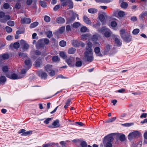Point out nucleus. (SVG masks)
<instances>
[{
    "mask_svg": "<svg viewBox=\"0 0 147 147\" xmlns=\"http://www.w3.org/2000/svg\"><path fill=\"white\" fill-rule=\"evenodd\" d=\"M93 53V52H84V57L86 61L91 62L93 61L94 59Z\"/></svg>",
    "mask_w": 147,
    "mask_h": 147,
    "instance_id": "nucleus-1",
    "label": "nucleus"
},
{
    "mask_svg": "<svg viewBox=\"0 0 147 147\" xmlns=\"http://www.w3.org/2000/svg\"><path fill=\"white\" fill-rule=\"evenodd\" d=\"M100 31L102 33H104L105 36L107 38L109 37L111 35V32L110 30L105 27H103L102 28Z\"/></svg>",
    "mask_w": 147,
    "mask_h": 147,
    "instance_id": "nucleus-2",
    "label": "nucleus"
},
{
    "mask_svg": "<svg viewBox=\"0 0 147 147\" xmlns=\"http://www.w3.org/2000/svg\"><path fill=\"white\" fill-rule=\"evenodd\" d=\"M140 135V133L138 131H136L130 133L128 136V138L129 140L131 141L133 139L137 138Z\"/></svg>",
    "mask_w": 147,
    "mask_h": 147,
    "instance_id": "nucleus-3",
    "label": "nucleus"
},
{
    "mask_svg": "<svg viewBox=\"0 0 147 147\" xmlns=\"http://www.w3.org/2000/svg\"><path fill=\"white\" fill-rule=\"evenodd\" d=\"M66 62L70 67H74L75 65V59L73 57H70L66 60Z\"/></svg>",
    "mask_w": 147,
    "mask_h": 147,
    "instance_id": "nucleus-4",
    "label": "nucleus"
},
{
    "mask_svg": "<svg viewBox=\"0 0 147 147\" xmlns=\"http://www.w3.org/2000/svg\"><path fill=\"white\" fill-rule=\"evenodd\" d=\"M87 47H86V51L85 52H93L92 49V44L90 42H88L87 43Z\"/></svg>",
    "mask_w": 147,
    "mask_h": 147,
    "instance_id": "nucleus-5",
    "label": "nucleus"
},
{
    "mask_svg": "<svg viewBox=\"0 0 147 147\" xmlns=\"http://www.w3.org/2000/svg\"><path fill=\"white\" fill-rule=\"evenodd\" d=\"M126 42H128L131 40V37L130 35L128 34H125V35L122 38Z\"/></svg>",
    "mask_w": 147,
    "mask_h": 147,
    "instance_id": "nucleus-6",
    "label": "nucleus"
},
{
    "mask_svg": "<svg viewBox=\"0 0 147 147\" xmlns=\"http://www.w3.org/2000/svg\"><path fill=\"white\" fill-rule=\"evenodd\" d=\"M111 46L109 44L105 45V46L104 49L103 54L105 55L106 54L109 52L110 49L111 48Z\"/></svg>",
    "mask_w": 147,
    "mask_h": 147,
    "instance_id": "nucleus-7",
    "label": "nucleus"
},
{
    "mask_svg": "<svg viewBox=\"0 0 147 147\" xmlns=\"http://www.w3.org/2000/svg\"><path fill=\"white\" fill-rule=\"evenodd\" d=\"M37 74L41 78L43 79H46L47 76V75L46 72L41 71L38 72Z\"/></svg>",
    "mask_w": 147,
    "mask_h": 147,
    "instance_id": "nucleus-8",
    "label": "nucleus"
},
{
    "mask_svg": "<svg viewBox=\"0 0 147 147\" xmlns=\"http://www.w3.org/2000/svg\"><path fill=\"white\" fill-rule=\"evenodd\" d=\"M20 44L21 45L23 46V49H24L27 50L29 47V45L24 40H20Z\"/></svg>",
    "mask_w": 147,
    "mask_h": 147,
    "instance_id": "nucleus-9",
    "label": "nucleus"
},
{
    "mask_svg": "<svg viewBox=\"0 0 147 147\" xmlns=\"http://www.w3.org/2000/svg\"><path fill=\"white\" fill-rule=\"evenodd\" d=\"M6 76L7 77L14 80L20 79L21 78V77L18 76L16 74H13L11 75L7 74L6 75Z\"/></svg>",
    "mask_w": 147,
    "mask_h": 147,
    "instance_id": "nucleus-10",
    "label": "nucleus"
},
{
    "mask_svg": "<svg viewBox=\"0 0 147 147\" xmlns=\"http://www.w3.org/2000/svg\"><path fill=\"white\" fill-rule=\"evenodd\" d=\"M25 67L26 68V70L30 69L31 66V61L30 59H28L25 61Z\"/></svg>",
    "mask_w": 147,
    "mask_h": 147,
    "instance_id": "nucleus-11",
    "label": "nucleus"
},
{
    "mask_svg": "<svg viewBox=\"0 0 147 147\" xmlns=\"http://www.w3.org/2000/svg\"><path fill=\"white\" fill-rule=\"evenodd\" d=\"M105 142H112L114 140L112 136L111 135H109L105 137Z\"/></svg>",
    "mask_w": 147,
    "mask_h": 147,
    "instance_id": "nucleus-12",
    "label": "nucleus"
},
{
    "mask_svg": "<svg viewBox=\"0 0 147 147\" xmlns=\"http://www.w3.org/2000/svg\"><path fill=\"white\" fill-rule=\"evenodd\" d=\"M106 14L105 12H102V13L99 16V18L101 22H104L105 21V18L107 17Z\"/></svg>",
    "mask_w": 147,
    "mask_h": 147,
    "instance_id": "nucleus-13",
    "label": "nucleus"
},
{
    "mask_svg": "<svg viewBox=\"0 0 147 147\" xmlns=\"http://www.w3.org/2000/svg\"><path fill=\"white\" fill-rule=\"evenodd\" d=\"M11 19V17L9 15H5V16L3 18L1 19L0 22L3 23H5L8 20Z\"/></svg>",
    "mask_w": 147,
    "mask_h": 147,
    "instance_id": "nucleus-14",
    "label": "nucleus"
},
{
    "mask_svg": "<svg viewBox=\"0 0 147 147\" xmlns=\"http://www.w3.org/2000/svg\"><path fill=\"white\" fill-rule=\"evenodd\" d=\"M112 37L114 38V40L117 45L120 46L121 44V42H120V39L114 35H113Z\"/></svg>",
    "mask_w": 147,
    "mask_h": 147,
    "instance_id": "nucleus-15",
    "label": "nucleus"
},
{
    "mask_svg": "<svg viewBox=\"0 0 147 147\" xmlns=\"http://www.w3.org/2000/svg\"><path fill=\"white\" fill-rule=\"evenodd\" d=\"M42 59L40 58H38L35 62V66L36 67H39L42 63Z\"/></svg>",
    "mask_w": 147,
    "mask_h": 147,
    "instance_id": "nucleus-16",
    "label": "nucleus"
},
{
    "mask_svg": "<svg viewBox=\"0 0 147 147\" xmlns=\"http://www.w3.org/2000/svg\"><path fill=\"white\" fill-rule=\"evenodd\" d=\"M94 51L95 53L97 54V55L99 57H102V54L101 53H99L100 52V49L99 47H96L94 49Z\"/></svg>",
    "mask_w": 147,
    "mask_h": 147,
    "instance_id": "nucleus-17",
    "label": "nucleus"
},
{
    "mask_svg": "<svg viewBox=\"0 0 147 147\" xmlns=\"http://www.w3.org/2000/svg\"><path fill=\"white\" fill-rule=\"evenodd\" d=\"M56 22L59 24H61L65 22V20L63 18L59 17L56 18Z\"/></svg>",
    "mask_w": 147,
    "mask_h": 147,
    "instance_id": "nucleus-18",
    "label": "nucleus"
},
{
    "mask_svg": "<svg viewBox=\"0 0 147 147\" xmlns=\"http://www.w3.org/2000/svg\"><path fill=\"white\" fill-rule=\"evenodd\" d=\"M6 81L5 76H3L0 77V86L4 84Z\"/></svg>",
    "mask_w": 147,
    "mask_h": 147,
    "instance_id": "nucleus-19",
    "label": "nucleus"
},
{
    "mask_svg": "<svg viewBox=\"0 0 147 147\" xmlns=\"http://www.w3.org/2000/svg\"><path fill=\"white\" fill-rule=\"evenodd\" d=\"M72 44L73 46L77 47L80 46V42L76 40H74L72 41Z\"/></svg>",
    "mask_w": 147,
    "mask_h": 147,
    "instance_id": "nucleus-20",
    "label": "nucleus"
},
{
    "mask_svg": "<svg viewBox=\"0 0 147 147\" xmlns=\"http://www.w3.org/2000/svg\"><path fill=\"white\" fill-rule=\"evenodd\" d=\"M10 47H13L15 49H18L20 47V44L18 42H16L13 44L11 43L10 45Z\"/></svg>",
    "mask_w": 147,
    "mask_h": 147,
    "instance_id": "nucleus-21",
    "label": "nucleus"
},
{
    "mask_svg": "<svg viewBox=\"0 0 147 147\" xmlns=\"http://www.w3.org/2000/svg\"><path fill=\"white\" fill-rule=\"evenodd\" d=\"M21 21L23 23L30 24L31 22V19L28 18H25L21 19Z\"/></svg>",
    "mask_w": 147,
    "mask_h": 147,
    "instance_id": "nucleus-22",
    "label": "nucleus"
},
{
    "mask_svg": "<svg viewBox=\"0 0 147 147\" xmlns=\"http://www.w3.org/2000/svg\"><path fill=\"white\" fill-rule=\"evenodd\" d=\"M84 21L87 24L90 25L91 24V22L89 19L86 16H84L83 17Z\"/></svg>",
    "mask_w": 147,
    "mask_h": 147,
    "instance_id": "nucleus-23",
    "label": "nucleus"
},
{
    "mask_svg": "<svg viewBox=\"0 0 147 147\" xmlns=\"http://www.w3.org/2000/svg\"><path fill=\"white\" fill-rule=\"evenodd\" d=\"M77 61L75 63V65L77 67H80L82 66V63L81 61H78V60L79 59V58L77 57L76 59Z\"/></svg>",
    "mask_w": 147,
    "mask_h": 147,
    "instance_id": "nucleus-24",
    "label": "nucleus"
},
{
    "mask_svg": "<svg viewBox=\"0 0 147 147\" xmlns=\"http://www.w3.org/2000/svg\"><path fill=\"white\" fill-rule=\"evenodd\" d=\"M52 65H47L45 66V69L47 72H49L52 69Z\"/></svg>",
    "mask_w": 147,
    "mask_h": 147,
    "instance_id": "nucleus-25",
    "label": "nucleus"
},
{
    "mask_svg": "<svg viewBox=\"0 0 147 147\" xmlns=\"http://www.w3.org/2000/svg\"><path fill=\"white\" fill-rule=\"evenodd\" d=\"M88 11L91 13H95L97 12L98 10L95 8H90L88 9Z\"/></svg>",
    "mask_w": 147,
    "mask_h": 147,
    "instance_id": "nucleus-26",
    "label": "nucleus"
},
{
    "mask_svg": "<svg viewBox=\"0 0 147 147\" xmlns=\"http://www.w3.org/2000/svg\"><path fill=\"white\" fill-rule=\"evenodd\" d=\"M76 49L74 48L71 47L69 49L68 52L69 54H74L76 52Z\"/></svg>",
    "mask_w": 147,
    "mask_h": 147,
    "instance_id": "nucleus-27",
    "label": "nucleus"
},
{
    "mask_svg": "<svg viewBox=\"0 0 147 147\" xmlns=\"http://www.w3.org/2000/svg\"><path fill=\"white\" fill-rule=\"evenodd\" d=\"M0 57H1L3 60H4L8 59L9 58V55L5 53L0 55Z\"/></svg>",
    "mask_w": 147,
    "mask_h": 147,
    "instance_id": "nucleus-28",
    "label": "nucleus"
},
{
    "mask_svg": "<svg viewBox=\"0 0 147 147\" xmlns=\"http://www.w3.org/2000/svg\"><path fill=\"white\" fill-rule=\"evenodd\" d=\"M52 125L55 127H58L60 126V125L59 123V120L58 119L56 120L53 123Z\"/></svg>",
    "mask_w": 147,
    "mask_h": 147,
    "instance_id": "nucleus-29",
    "label": "nucleus"
},
{
    "mask_svg": "<svg viewBox=\"0 0 147 147\" xmlns=\"http://www.w3.org/2000/svg\"><path fill=\"white\" fill-rule=\"evenodd\" d=\"M38 24L39 23L38 22H34L30 24V27L31 28H34L37 26L38 25Z\"/></svg>",
    "mask_w": 147,
    "mask_h": 147,
    "instance_id": "nucleus-30",
    "label": "nucleus"
},
{
    "mask_svg": "<svg viewBox=\"0 0 147 147\" xmlns=\"http://www.w3.org/2000/svg\"><path fill=\"white\" fill-rule=\"evenodd\" d=\"M59 54L60 57L63 58V59H65L67 57V56L65 53L63 51L60 52Z\"/></svg>",
    "mask_w": 147,
    "mask_h": 147,
    "instance_id": "nucleus-31",
    "label": "nucleus"
},
{
    "mask_svg": "<svg viewBox=\"0 0 147 147\" xmlns=\"http://www.w3.org/2000/svg\"><path fill=\"white\" fill-rule=\"evenodd\" d=\"M45 34L47 35V37L50 38L53 36L52 32L50 31H48L45 32Z\"/></svg>",
    "mask_w": 147,
    "mask_h": 147,
    "instance_id": "nucleus-32",
    "label": "nucleus"
},
{
    "mask_svg": "<svg viewBox=\"0 0 147 147\" xmlns=\"http://www.w3.org/2000/svg\"><path fill=\"white\" fill-rule=\"evenodd\" d=\"M128 4L125 2H123L121 4V7L125 9L128 6Z\"/></svg>",
    "mask_w": 147,
    "mask_h": 147,
    "instance_id": "nucleus-33",
    "label": "nucleus"
},
{
    "mask_svg": "<svg viewBox=\"0 0 147 147\" xmlns=\"http://www.w3.org/2000/svg\"><path fill=\"white\" fill-rule=\"evenodd\" d=\"M89 35L88 34H86L82 35L81 36V40H84V39H87L89 37Z\"/></svg>",
    "mask_w": 147,
    "mask_h": 147,
    "instance_id": "nucleus-34",
    "label": "nucleus"
},
{
    "mask_svg": "<svg viewBox=\"0 0 147 147\" xmlns=\"http://www.w3.org/2000/svg\"><path fill=\"white\" fill-rule=\"evenodd\" d=\"M52 60L53 62H59L60 60V59L58 56H55L52 57Z\"/></svg>",
    "mask_w": 147,
    "mask_h": 147,
    "instance_id": "nucleus-35",
    "label": "nucleus"
},
{
    "mask_svg": "<svg viewBox=\"0 0 147 147\" xmlns=\"http://www.w3.org/2000/svg\"><path fill=\"white\" fill-rule=\"evenodd\" d=\"M68 5L70 9L72 8L73 7V3L70 0H68Z\"/></svg>",
    "mask_w": 147,
    "mask_h": 147,
    "instance_id": "nucleus-36",
    "label": "nucleus"
},
{
    "mask_svg": "<svg viewBox=\"0 0 147 147\" xmlns=\"http://www.w3.org/2000/svg\"><path fill=\"white\" fill-rule=\"evenodd\" d=\"M39 3L41 6L45 8L47 6L46 3L45 1H40Z\"/></svg>",
    "mask_w": 147,
    "mask_h": 147,
    "instance_id": "nucleus-37",
    "label": "nucleus"
},
{
    "mask_svg": "<svg viewBox=\"0 0 147 147\" xmlns=\"http://www.w3.org/2000/svg\"><path fill=\"white\" fill-rule=\"evenodd\" d=\"M71 101V100L70 99H68V100H67L66 102V105L64 106V107L66 109L68 107L70 106V102Z\"/></svg>",
    "mask_w": 147,
    "mask_h": 147,
    "instance_id": "nucleus-38",
    "label": "nucleus"
},
{
    "mask_svg": "<svg viewBox=\"0 0 147 147\" xmlns=\"http://www.w3.org/2000/svg\"><path fill=\"white\" fill-rule=\"evenodd\" d=\"M66 42L64 40H61L60 42L59 45L61 47H64L66 45Z\"/></svg>",
    "mask_w": 147,
    "mask_h": 147,
    "instance_id": "nucleus-39",
    "label": "nucleus"
},
{
    "mask_svg": "<svg viewBox=\"0 0 147 147\" xmlns=\"http://www.w3.org/2000/svg\"><path fill=\"white\" fill-rule=\"evenodd\" d=\"M147 16V11H145L144 12L141 13L139 16L142 19L145 16Z\"/></svg>",
    "mask_w": 147,
    "mask_h": 147,
    "instance_id": "nucleus-40",
    "label": "nucleus"
},
{
    "mask_svg": "<svg viewBox=\"0 0 147 147\" xmlns=\"http://www.w3.org/2000/svg\"><path fill=\"white\" fill-rule=\"evenodd\" d=\"M75 19V17L74 16H72L67 21V23L68 24L70 23L74 20Z\"/></svg>",
    "mask_w": 147,
    "mask_h": 147,
    "instance_id": "nucleus-41",
    "label": "nucleus"
},
{
    "mask_svg": "<svg viewBox=\"0 0 147 147\" xmlns=\"http://www.w3.org/2000/svg\"><path fill=\"white\" fill-rule=\"evenodd\" d=\"M45 45L42 43H38L36 45V47L37 49H39L40 48H43L44 47Z\"/></svg>",
    "mask_w": 147,
    "mask_h": 147,
    "instance_id": "nucleus-42",
    "label": "nucleus"
},
{
    "mask_svg": "<svg viewBox=\"0 0 147 147\" xmlns=\"http://www.w3.org/2000/svg\"><path fill=\"white\" fill-rule=\"evenodd\" d=\"M7 24L9 26H13L14 25L15 23L13 21L9 20L7 22Z\"/></svg>",
    "mask_w": 147,
    "mask_h": 147,
    "instance_id": "nucleus-43",
    "label": "nucleus"
},
{
    "mask_svg": "<svg viewBox=\"0 0 147 147\" xmlns=\"http://www.w3.org/2000/svg\"><path fill=\"white\" fill-rule=\"evenodd\" d=\"M32 131H29L26 132H25L24 133H22L21 134V135L26 136L31 134H32Z\"/></svg>",
    "mask_w": 147,
    "mask_h": 147,
    "instance_id": "nucleus-44",
    "label": "nucleus"
},
{
    "mask_svg": "<svg viewBox=\"0 0 147 147\" xmlns=\"http://www.w3.org/2000/svg\"><path fill=\"white\" fill-rule=\"evenodd\" d=\"M119 138L121 141H124L125 139V136L123 134H121Z\"/></svg>",
    "mask_w": 147,
    "mask_h": 147,
    "instance_id": "nucleus-45",
    "label": "nucleus"
},
{
    "mask_svg": "<svg viewBox=\"0 0 147 147\" xmlns=\"http://www.w3.org/2000/svg\"><path fill=\"white\" fill-rule=\"evenodd\" d=\"M44 19L46 22H48L50 21L51 18L49 16H44Z\"/></svg>",
    "mask_w": 147,
    "mask_h": 147,
    "instance_id": "nucleus-46",
    "label": "nucleus"
},
{
    "mask_svg": "<svg viewBox=\"0 0 147 147\" xmlns=\"http://www.w3.org/2000/svg\"><path fill=\"white\" fill-rule=\"evenodd\" d=\"M118 15L120 17H122L125 15V12L122 11H120L118 13Z\"/></svg>",
    "mask_w": 147,
    "mask_h": 147,
    "instance_id": "nucleus-47",
    "label": "nucleus"
},
{
    "mask_svg": "<svg viewBox=\"0 0 147 147\" xmlns=\"http://www.w3.org/2000/svg\"><path fill=\"white\" fill-rule=\"evenodd\" d=\"M140 32V30L139 29H135L133 30L132 33L136 35L138 34Z\"/></svg>",
    "mask_w": 147,
    "mask_h": 147,
    "instance_id": "nucleus-48",
    "label": "nucleus"
},
{
    "mask_svg": "<svg viewBox=\"0 0 147 147\" xmlns=\"http://www.w3.org/2000/svg\"><path fill=\"white\" fill-rule=\"evenodd\" d=\"M5 30L8 33L11 32L12 30V28L11 27L8 26H6Z\"/></svg>",
    "mask_w": 147,
    "mask_h": 147,
    "instance_id": "nucleus-49",
    "label": "nucleus"
},
{
    "mask_svg": "<svg viewBox=\"0 0 147 147\" xmlns=\"http://www.w3.org/2000/svg\"><path fill=\"white\" fill-rule=\"evenodd\" d=\"M116 119V117H114L113 118H111L110 119H108L107 121V123H110L114 121Z\"/></svg>",
    "mask_w": 147,
    "mask_h": 147,
    "instance_id": "nucleus-50",
    "label": "nucleus"
},
{
    "mask_svg": "<svg viewBox=\"0 0 147 147\" xmlns=\"http://www.w3.org/2000/svg\"><path fill=\"white\" fill-rule=\"evenodd\" d=\"M80 25V24L78 22H76L73 24V26L74 28H77Z\"/></svg>",
    "mask_w": 147,
    "mask_h": 147,
    "instance_id": "nucleus-51",
    "label": "nucleus"
},
{
    "mask_svg": "<svg viewBox=\"0 0 147 147\" xmlns=\"http://www.w3.org/2000/svg\"><path fill=\"white\" fill-rule=\"evenodd\" d=\"M100 23L99 22H97L95 24L93 25V27L96 28H98L100 26Z\"/></svg>",
    "mask_w": 147,
    "mask_h": 147,
    "instance_id": "nucleus-52",
    "label": "nucleus"
},
{
    "mask_svg": "<svg viewBox=\"0 0 147 147\" xmlns=\"http://www.w3.org/2000/svg\"><path fill=\"white\" fill-rule=\"evenodd\" d=\"M120 35L121 38H123L124 36L125 35V30H121L120 31Z\"/></svg>",
    "mask_w": 147,
    "mask_h": 147,
    "instance_id": "nucleus-53",
    "label": "nucleus"
},
{
    "mask_svg": "<svg viewBox=\"0 0 147 147\" xmlns=\"http://www.w3.org/2000/svg\"><path fill=\"white\" fill-rule=\"evenodd\" d=\"M98 38V35L97 34H94L92 36V40L93 41H95L97 40Z\"/></svg>",
    "mask_w": 147,
    "mask_h": 147,
    "instance_id": "nucleus-54",
    "label": "nucleus"
},
{
    "mask_svg": "<svg viewBox=\"0 0 147 147\" xmlns=\"http://www.w3.org/2000/svg\"><path fill=\"white\" fill-rule=\"evenodd\" d=\"M106 142L105 146V147H112V144L111 142Z\"/></svg>",
    "mask_w": 147,
    "mask_h": 147,
    "instance_id": "nucleus-55",
    "label": "nucleus"
},
{
    "mask_svg": "<svg viewBox=\"0 0 147 147\" xmlns=\"http://www.w3.org/2000/svg\"><path fill=\"white\" fill-rule=\"evenodd\" d=\"M87 30V28L86 27H82L80 29L81 31L82 32H86Z\"/></svg>",
    "mask_w": 147,
    "mask_h": 147,
    "instance_id": "nucleus-56",
    "label": "nucleus"
},
{
    "mask_svg": "<svg viewBox=\"0 0 147 147\" xmlns=\"http://www.w3.org/2000/svg\"><path fill=\"white\" fill-rule=\"evenodd\" d=\"M2 69L3 71L5 73L7 72L8 70V68L6 66L3 67Z\"/></svg>",
    "mask_w": 147,
    "mask_h": 147,
    "instance_id": "nucleus-57",
    "label": "nucleus"
},
{
    "mask_svg": "<svg viewBox=\"0 0 147 147\" xmlns=\"http://www.w3.org/2000/svg\"><path fill=\"white\" fill-rule=\"evenodd\" d=\"M65 26H63L61 27L59 29V31L60 33H63L65 30Z\"/></svg>",
    "mask_w": 147,
    "mask_h": 147,
    "instance_id": "nucleus-58",
    "label": "nucleus"
},
{
    "mask_svg": "<svg viewBox=\"0 0 147 147\" xmlns=\"http://www.w3.org/2000/svg\"><path fill=\"white\" fill-rule=\"evenodd\" d=\"M50 75L51 76H53L55 74V71L52 69L49 72Z\"/></svg>",
    "mask_w": 147,
    "mask_h": 147,
    "instance_id": "nucleus-59",
    "label": "nucleus"
},
{
    "mask_svg": "<svg viewBox=\"0 0 147 147\" xmlns=\"http://www.w3.org/2000/svg\"><path fill=\"white\" fill-rule=\"evenodd\" d=\"M19 56H21L23 57H26L27 56V55L26 53L19 52Z\"/></svg>",
    "mask_w": 147,
    "mask_h": 147,
    "instance_id": "nucleus-60",
    "label": "nucleus"
},
{
    "mask_svg": "<svg viewBox=\"0 0 147 147\" xmlns=\"http://www.w3.org/2000/svg\"><path fill=\"white\" fill-rule=\"evenodd\" d=\"M52 118H48L46 119L44 121V123L46 124H48L49 121L51 120Z\"/></svg>",
    "mask_w": 147,
    "mask_h": 147,
    "instance_id": "nucleus-61",
    "label": "nucleus"
},
{
    "mask_svg": "<svg viewBox=\"0 0 147 147\" xmlns=\"http://www.w3.org/2000/svg\"><path fill=\"white\" fill-rule=\"evenodd\" d=\"M9 7V5L8 3H5L3 5V7L5 9H7Z\"/></svg>",
    "mask_w": 147,
    "mask_h": 147,
    "instance_id": "nucleus-62",
    "label": "nucleus"
},
{
    "mask_svg": "<svg viewBox=\"0 0 147 147\" xmlns=\"http://www.w3.org/2000/svg\"><path fill=\"white\" fill-rule=\"evenodd\" d=\"M21 5L20 3H16L15 5V7L16 8L18 9L20 8Z\"/></svg>",
    "mask_w": 147,
    "mask_h": 147,
    "instance_id": "nucleus-63",
    "label": "nucleus"
},
{
    "mask_svg": "<svg viewBox=\"0 0 147 147\" xmlns=\"http://www.w3.org/2000/svg\"><path fill=\"white\" fill-rule=\"evenodd\" d=\"M81 145L82 147H87V144L86 142L83 141L81 143Z\"/></svg>",
    "mask_w": 147,
    "mask_h": 147,
    "instance_id": "nucleus-64",
    "label": "nucleus"
}]
</instances>
